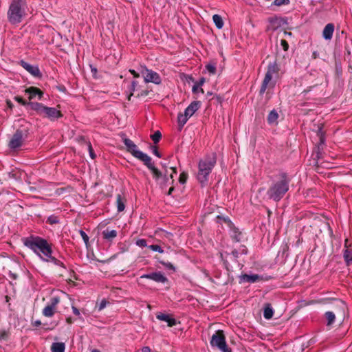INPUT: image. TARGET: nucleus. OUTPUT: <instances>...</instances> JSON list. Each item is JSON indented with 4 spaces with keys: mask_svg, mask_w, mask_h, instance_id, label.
Here are the masks:
<instances>
[{
    "mask_svg": "<svg viewBox=\"0 0 352 352\" xmlns=\"http://www.w3.org/2000/svg\"><path fill=\"white\" fill-rule=\"evenodd\" d=\"M318 135L319 136L320 143L323 144L324 142V138L321 131V129H319L318 131Z\"/></svg>",
    "mask_w": 352,
    "mask_h": 352,
    "instance_id": "nucleus-52",
    "label": "nucleus"
},
{
    "mask_svg": "<svg viewBox=\"0 0 352 352\" xmlns=\"http://www.w3.org/2000/svg\"><path fill=\"white\" fill-rule=\"evenodd\" d=\"M241 232L239 231V230L236 228H234L232 230V239L235 242H240L241 240Z\"/></svg>",
    "mask_w": 352,
    "mask_h": 352,
    "instance_id": "nucleus-32",
    "label": "nucleus"
},
{
    "mask_svg": "<svg viewBox=\"0 0 352 352\" xmlns=\"http://www.w3.org/2000/svg\"><path fill=\"white\" fill-rule=\"evenodd\" d=\"M72 311L76 316H80V311L76 307L72 306Z\"/></svg>",
    "mask_w": 352,
    "mask_h": 352,
    "instance_id": "nucleus-57",
    "label": "nucleus"
},
{
    "mask_svg": "<svg viewBox=\"0 0 352 352\" xmlns=\"http://www.w3.org/2000/svg\"><path fill=\"white\" fill-rule=\"evenodd\" d=\"M52 324H53V325H52V327L51 328H47V329H50V330H52V329H53L56 326H57V324H57V323H52Z\"/></svg>",
    "mask_w": 352,
    "mask_h": 352,
    "instance_id": "nucleus-64",
    "label": "nucleus"
},
{
    "mask_svg": "<svg viewBox=\"0 0 352 352\" xmlns=\"http://www.w3.org/2000/svg\"><path fill=\"white\" fill-rule=\"evenodd\" d=\"M334 25L333 23H328L324 28L322 31V36L326 40H331L334 32Z\"/></svg>",
    "mask_w": 352,
    "mask_h": 352,
    "instance_id": "nucleus-21",
    "label": "nucleus"
},
{
    "mask_svg": "<svg viewBox=\"0 0 352 352\" xmlns=\"http://www.w3.org/2000/svg\"><path fill=\"white\" fill-rule=\"evenodd\" d=\"M141 278L151 279L155 282L161 283H165L168 281V278L161 272L142 275Z\"/></svg>",
    "mask_w": 352,
    "mask_h": 352,
    "instance_id": "nucleus-15",
    "label": "nucleus"
},
{
    "mask_svg": "<svg viewBox=\"0 0 352 352\" xmlns=\"http://www.w3.org/2000/svg\"><path fill=\"white\" fill-rule=\"evenodd\" d=\"M124 144L126 147V151L130 153L134 157L142 161V162L147 160L149 157L147 154L140 151L138 146L130 139L124 138Z\"/></svg>",
    "mask_w": 352,
    "mask_h": 352,
    "instance_id": "nucleus-11",
    "label": "nucleus"
},
{
    "mask_svg": "<svg viewBox=\"0 0 352 352\" xmlns=\"http://www.w3.org/2000/svg\"><path fill=\"white\" fill-rule=\"evenodd\" d=\"M65 191V189L61 188H58L56 190V194L60 195V194H62L63 192Z\"/></svg>",
    "mask_w": 352,
    "mask_h": 352,
    "instance_id": "nucleus-61",
    "label": "nucleus"
},
{
    "mask_svg": "<svg viewBox=\"0 0 352 352\" xmlns=\"http://www.w3.org/2000/svg\"><path fill=\"white\" fill-rule=\"evenodd\" d=\"M66 322L68 323V324H72L73 322V320L71 317H68L66 318Z\"/></svg>",
    "mask_w": 352,
    "mask_h": 352,
    "instance_id": "nucleus-63",
    "label": "nucleus"
},
{
    "mask_svg": "<svg viewBox=\"0 0 352 352\" xmlns=\"http://www.w3.org/2000/svg\"><path fill=\"white\" fill-rule=\"evenodd\" d=\"M159 262L166 269L175 272V267L171 263L164 261H159Z\"/></svg>",
    "mask_w": 352,
    "mask_h": 352,
    "instance_id": "nucleus-38",
    "label": "nucleus"
},
{
    "mask_svg": "<svg viewBox=\"0 0 352 352\" xmlns=\"http://www.w3.org/2000/svg\"><path fill=\"white\" fill-rule=\"evenodd\" d=\"M268 30H276L281 25V19L278 17H271L268 19Z\"/></svg>",
    "mask_w": 352,
    "mask_h": 352,
    "instance_id": "nucleus-24",
    "label": "nucleus"
},
{
    "mask_svg": "<svg viewBox=\"0 0 352 352\" xmlns=\"http://www.w3.org/2000/svg\"><path fill=\"white\" fill-rule=\"evenodd\" d=\"M239 254H246L248 253V248L245 245H241L238 249Z\"/></svg>",
    "mask_w": 352,
    "mask_h": 352,
    "instance_id": "nucleus-50",
    "label": "nucleus"
},
{
    "mask_svg": "<svg viewBox=\"0 0 352 352\" xmlns=\"http://www.w3.org/2000/svg\"><path fill=\"white\" fill-rule=\"evenodd\" d=\"M151 350L149 346H144L142 349V352H151Z\"/></svg>",
    "mask_w": 352,
    "mask_h": 352,
    "instance_id": "nucleus-60",
    "label": "nucleus"
},
{
    "mask_svg": "<svg viewBox=\"0 0 352 352\" xmlns=\"http://www.w3.org/2000/svg\"><path fill=\"white\" fill-rule=\"evenodd\" d=\"M60 302V298L58 296H53L50 298L48 305L56 309V305Z\"/></svg>",
    "mask_w": 352,
    "mask_h": 352,
    "instance_id": "nucleus-34",
    "label": "nucleus"
},
{
    "mask_svg": "<svg viewBox=\"0 0 352 352\" xmlns=\"http://www.w3.org/2000/svg\"><path fill=\"white\" fill-rule=\"evenodd\" d=\"M241 279L247 283H255L260 280V276L258 274H243L241 276Z\"/></svg>",
    "mask_w": 352,
    "mask_h": 352,
    "instance_id": "nucleus-29",
    "label": "nucleus"
},
{
    "mask_svg": "<svg viewBox=\"0 0 352 352\" xmlns=\"http://www.w3.org/2000/svg\"><path fill=\"white\" fill-rule=\"evenodd\" d=\"M55 311L56 309H54V308L47 305L44 307L42 313L43 315L45 316V317H52L54 316Z\"/></svg>",
    "mask_w": 352,
    "mask_h": 352,
    "instance_id": "nucleus-31",
    "label": "nucleus"
},
{
    "mask_svg": "<svg viewBox=\"0 0 352 352\" xmlns=\"http://www.w3.org/2000/svg\"><path fill=\"white\" fill-rule=\"evenodd\" d=\"M104 239L111 242L117 236V231L115 230H109V228L102 232Z\"/></svg>",
    "mask_w": 352,
    "mask_h": 352,
    "instance_id": "nucleus-23",
    "label": "nucleus"
},
{
    "mask_svg": "<svg viewBox=\"0 0 352 352\" xmlns=\"http://www.w3.org/2000/svg\"><path fill=\"white\" fill-rule=\"evenodd\" d=\"M290 181L287 173H282L276 175L267 191L269 199L276 202L279 201L289 190Z\"/></svg>",
    "mask_w": 352,
    "mask_h": 352,
    "instance_id": "nucleus-2",
    "label": "nucleus"
},
{
    "mask_svg": "<svg viewBox=\"0 0 352 352\" xmlns=\"http://www.w3.org/2000/svg\"><path fill=\"white\" fill-rule=\"evenodd\" d=\"M150 148L153 151V153L157 156V157H162V155L160 154V153L158 151V149H157V147L156 146H152L151 145L150 146Z\"/></svg>",
    "mask_w": 352,
    "mask_h": 352,
    "instance_id": "nucleus-48",
    "label": "nucleus"
},
{
    "mask_svg": "<svg viewBox=\"0 0 352 352\" xmlns=\"http://www.w3.org/2000/svg\"><path fill=\"white\" fill-rule=\"evenodd\" d=\"M174 189H175V188H174V187H173V186H171V187L169 188V190H168V192H167V195H170L172 194V192L174 191Z\"/></svg>",
    "mask_w": 352,
    "mask_h": 352,
    "instance_id": "nucleus-62",
    "label": "nucleus"
},
{
    "mask_svg": "<svg viewBox=\"0 0 352 352\" xmlns=\"http://www.w3.org/2000/svg\"><path fill=\"white\" fill-rule=\"evenodd\" d=\"M129 72L133 76L134 78H139L140 76V72H137L134 69H129Z\"/></svg>",
    "mask_w": 352,
    "mask_h": 352,
    "instance_id": "nucleus-53",
    "label": "nucleus"
},
{
    "mask_svg": "<svg viewBox=\"0 0 352 352\" xmlns=\"http://www.w3.org/2000/svg\"><path fill=\"white\" fill-rule=\"evenodd\" d=\"M278 114L276 110H272L267 118L268 124L272 125H276L278 124Z\"/></svg>",
    "mask_w": 352,
    "mask_h": 352,
    "instance_id": "nucleus-26",
    "label": "nucleus"
},
{
    "mask_svg": "<svg viewBox=\"0 0 352 352\" xmlns=\"http://www.w3.org/2000/svg\"><path fill=\"white\" fill-rule=\"evenodd\" d=\"M210 344L212 347L217 348L222 352H232L231 349L227 345L223 331L217 330L212 336Z\"/></svg>",
    "mask_w": 352,
    "mask_h": 352,
    "instance_id": "nucleus-7",
    "label": "nucleus"
},
{
    "mask_svg": "<svg viewBox=\"0 0 352 352\" xmlns=\"http://www.w3.org/2000/svg\"><path fill=\"white\" fill-rule=\"evenodd\" d=\"M172 172L170 175L168 174V170H165L164 173L163 182L160 183V188L164 189L168 184H173L174 182V175L177 174L176 167H170Z\"/></svg>",
    "mask_w": 352,
    "mask_h": 352,
    "instance_id": "nucleus-14",
    "label": "nucleus"
},
{
    "mask_svg": "<svg viewBox=\"0 0 352 352\" xmlns=\"http://www.w3.org/2000/svg\"><path fill=\"white\" fill-rule=\"evenodd\" d=\"M136 245L139 247H141V248H144V247H146L147 246V242H146V239H138L137 241H136Z\"/></svg>",
    "mask_w": 352,
    "mask_h": 352,
    "instance_id": "nucleus-46",
    "label": "nucleus"
},
{
    "mask_svg": "<svg viewBox=\"0 0 352 352\" xmlns=\"http://www.w3.org/2000/svg\"><path fill=\"white\" fill-rule=\"evenodd\" d=\"M33 325L36 327H38L41 325V320H36L32 322Z\"/></svg>",
    "mask_w": 352,
    "mask_h": 352,
    "instance_id": "nucleus-58",
    "label": "nucleus"
},
{
    "mask_svg": "<svg viewBox=\"0 0 352 352\" xmlns=\"http://www.w3.org/2000/svg\"><path fill=\"white\" fill-rule=\"evenodd\" d=\"M23 244L38 255L43 260L49 261L52 253L51 245L46 239L37 236H30L23 239Z\"/></svg>",
    "mask_w": 352,
    "mask_h": 352,
    "instance_id": "nucleus-3",
    "label": "nucleus"
},
{
    "mask_svg": "<svg viewBox=\"0 0 352 352\" xmlns=\"http://www.w3.org/2000/svg\"><path fill=\"white\" fill-rule=\"evenodd\" d=\"M87 146H88V150H89V155H90L91 158L94 160L96 158V155L94 151L92 148V146L89 142L87 144Z\"/></svg>",
    "mask_w": 352,
    "mask_h": 352,
    "instance_id": "nucleus-43",
    "label": "nucleus"
},
{
    "mask_svg": "<svg viewBox=\"0 0 352 352\" xmlns=\"http://www.w3.org/2000/svg\"><path fill=\"white\" fill-rule=\"evenodd\" d=\"M107 303V302L105 300H102L99 305V310L103 309L106 307Z\"/></svg>",
    "mask_w": 352,
    "mask_h": 352,
    "instance_id": "nucleus-55",
    "label": "nucleus"
},
{
    "mask_svg": "<svg viewBox=\"0 0 352 352\" xmlns=\"http://www.w3.org/2000/svg\"><path fill=\"white\" fill-rule=\"evenodd\" d=\"M126 201V199L124 196L122 195L121 194H118L116 195V204L118 212H122L124 210Z\"/></svg>",
    "mask_w": 352,
    "mask_h": 352,
    "instance_id": "nucleus-25",
    "label": "nucleus"
},
{
    "mask_svg": "<svg viewBox=\"0 0 352 352\" xmlns=\"http://www.w3.org/2000/svg\"><path fill=\"white\" fill-rule=\"evenodd\" d=\"M289 2V0H274V5L276 6H281L283 5H288Z\"/></svg>",
    "mask_w": 352,
    "mask_h": 352,
    "instance_id": "nucleus-42",
    "label": "nucleus"
},
{
    "mask_svg": "<svg viewBox=\"0 0 352 352\" xmlns=\"http://www.w3.org/2000/svg\"><path fill=\"white\" fill-rule=\"evenodd\" d=\"M14 100L21 105L28 107L29 102L25 100L22 97L19 96H15Z\"/></svg>",
    "mask_w": 352,
    "mask_h": 352,
    "instance_id": "nucleus-40",
    "label": "nucleus"
},
{
    "mask_svg": "<svg viewBox=\"0 0 352 352\" xmlns=\"http://www.w3.org/2000/svg\"><path fill=\"white\" fill-rule=\"evenodd\" d=\"M232 254L233 255L234 257L238 258L239 255V251L238 250L235 249L232 251Z\"/></svg>",
    "mask_w": 352,
    "mask_h": 352,
    "instance_id": "nucleus-56",
    "label": "nucleus"
},
{
    "mask_svg": "<svg viewBox=\"0 0 352 352\" xmlns=\"http://www.w3.org/2000/svg\"><path fill=\"white\" fill-rule=\"evenodd\" d=\"M280 44H281V46L283 47V50L285 51L287 50H288V47H289V45L287 42V41L284 40V39H282L280 41Z\"/></svg>",
    "mask_w": 352,
    "mask_h": 352,
    "instance_id": "nucleus-51",
    "label": "nucleus"
},
{
    "mask_svg": "<svg viewBox=\"0 0 352 352\" xmlns=\"http://www.w3.org/2000/svg\"><path fill=\"white\" fill-rule=\"evenodd\" d=\"M32 11L27 0H11L7 11L8 21L13 25H19L30 14H32Z\"/></svg>",
    "mask_w": 352,
    "mask_h": 352,
    "instance_id": "nucleus-1",
    "label": "nucleus"
},
{
    "mask_svg": "<svg viewBox=\"0 0 352 352\" xmlns=\"http://www.w3.org/2000/svg\"><path fill=\"white\" fill-rule=\"evenodd\" d=\"M80 234L82 239H83L85 243L86 244V245H87L88 243H89L88 235L82 230H80Z\"/></svg>",
    "mask_w": 352,
    "mask_h": 352,
    "instance_id": "nucleus-45",
    "label": "nucleus"
},
{
    "mask_svg": "<svg viewBox=\"0 0 352 352\" xmlns=\"http://www.w3.org/2000/svg\"><path fill=\"white\" fill-rule=\"evenodd\" d=\"M143 163L151 170L153 178L155 182L159 184L161 182H163L164 173L155 166L154 163L152 162V158L150 156L147 160L144 161Z\"/></svg>",
    "mask_w": 352,
    "mask_h": 352,
    "instance_id": "nucleus-12",
    "label": "nucleus"
},
{
    "mask_svg": "<svg viewBox=\"0 0 352 352\" xmlns=\"http://www.w3.org/2000/svg\"><path fill=\"white\" fill-rule=\"evenodd\" d=\"M205 82V78H201L199 82H197L192 87V91L194 94L197 92V88L200 87Z\"/></svg>",
    "mask_w": 352,
    "mask_h": 352,
    "instance_id": "nucleus-36",
    "label": "nucleus"
},
{
    "mask_svg": "<svg viewBox=\"0 0 352 352\" xmlns=\"http://www.w3.org/2000/svg\"><path fill=\"white\" fill-rule=\"evenodd\" d=\"M47 222H48L50 224H55L58 222V217L54 215H51L48 217Z\"/></svg>",
    "mask_w": 352,
    "mask_h": 352,
    "instance_id": "nucleus-44",
    "label": "nucleus"
},
{
    "mask_svg": "<svg viewBox=\"0 0 352 352\" xmlns=\"http://www.w3.org/2000/svg\"><path fill=\"white\" fill-rule=\"evenodd\" d=\"M344 258L347 265L352 263V250H345L344 252Z\"/></svg>",
    "mask_w": 352,
    "mask_h": 352,
    "instance_id": "nucleus-33",
    "label": "nucleus"
},
{
    "mask_svg": "<svg viewBox=\"0 0 352 352\" xmlns=\"http://www.w3.org/2000/svg\"><path fill=\"white\" fill-rule=\"evenodd\" d=\"M25 93L28 94V98L32 100L36 98L38 100H41L44 96V93L42 90L36 87H30L25 90Z\"/></svg>",
    "mask_w": 352,
    "mask_h": 352,
    "instance_id": "nucleus-18",
    "label": "nucleus"
},
{
    "mask_svg": "<svg viewBox=\"0 0 352 352\" xmlns=\"http://www.w3.org/2000/svg\"><path fill=\"white\" fill-rule=\"evenodd\" d=\"M28 107L30 109L35 111L39 116H42L45 106L42 103L29 102Z\"/></svg>",
    "mask_w": 352,
    "mask_h": 352,
    "instance_id": "nucleus-22",
    "label": "nucleus"
},
{
    "mask_svg": "<svg viewBox=\"0 0 352 352\" xmlns=\"http://www.w3.org/2000/svg\"><path fill=\"white\" fill-rule=\"evenodd\" d=\"M9 333L6 330H0V340H7Z\"/></svg>",
    "mask_w": 352,
    "mask_h": 352,
    "instance_id": "nucleus-47",
    "label": "nucleus"
},
{
    "mask_svg": "<svg viewBox=\"0 0 352 352\" xmlns=\"http://www.w3.org/2000/svg\"><path fill=\"white\" fill-rule=\"evenodd\" d=\"M63 116V114L61 113L60 111L57 110L54 107H45L43 114L42 117L43 118H47L51 120H55L57 118H61Z\"/></svg>",
    "mask_w": 352,
    "mask_h": 352,
    "instance_id": "nucleus-16",
    "label": "nucleus"
},
{
    "mask_svg": "<svg viewBox=\"0 0 352 352\" xmlns=\"http://www.w3.org/2000/svg\"><path fill=\"white\" fill-rule=\"evenodd\" d=\"M315 87H316V85L309 86V87H307L305 89H304L302 91V94H303L304 95H306L307 93L311 91L312 90V89L314 88Z\"/></svg>",
    "mask_w": 352,
    "mask_h": 352,
    "instance_id": "nucleus-54",
    "label": "nucleus"
},
{
    "mask_svg": "<svg viewBox=\"0 0 352 352\" xmlns=\"http://www.w3.org/2000/svg\"><path fill=\"white\" fill-rule=\"evenodd\" d=\"M29 134V129L27 128H19L11 137L8 142V147L13 151H16L24 145Z\"/></svg>",
    "mask_w": 352,
    "mask_h": 352,
    "instance_id": "nucleus-6",
    "label": "nucleus"
},
{
    "mask_svg": "<svg viewBox=\"0 0 352 352\" xmlns=\"http://www.w3.org/2000/svg\"><path fill=\"white\" fill-rule=\"evenodd\" d=\"M213 22L218 29H221L223 26V21L222 17L219 14H214L212 16Z\"/></svg>",
    "mask_w": 352,
    "mask_h": 352,
    "instance_id": "nucleus-30",
    "label": "nucleus"
},
{
    "mask_svg": "<svg viewBox=\"0 0 352 352\" xmlns=\"http://www.w3.org/2000/svg\"><path fill=\"white\" fill-rule=\"evenodd\" d=\"M19 64L34 77L42 78V73L37 65H32L23 60H20Z\"/></svg>",
    "mask_w": 352,
    "mask_h": 352,
    "instance_id": "nucleus-13",
    "label": "nucleus"
},
{
    "mask_svg": "<svg viewBox=\"0 0 352 352\" xmlns=\"http://www.w3.org/2000/svg\"><path fill=\"white\" fill-rule=\"evenodd\" d=\"M65 344L64 342H54L51 346L52 352H65Z\"/></svg>",
    "mask_w": 352,
    "mask_h": 352,
    "instance_id": "nucleus-28",
    "label": "nucleus"
},
{
    "mask_svg": "<svg viewBox=\"0 0 352 352\" xmlns=\"http://www.w3.org/2000/svg\"><path fill=\"white\" fill-rule=\"evenodd\" d=\"M129 90L130 91V94L127 97V100L129 101L131 100L133 96L140 98H145L148 96L149 93L151 91V90L148 89V86L145 89H142V86L139 85V82L137 80H133L131 82V85L129 87Z\"/></svg>",
    "mask_w": 352,
    "mask_h": 352,
    "instance_id": "nucleus-9",
    "label": "nucleus"
},
{
    "mask_svg": "<svg viewBox=\"0 0 352 352\" xmlns=\"http://www.w3.org/2000/svg\"><path fill=\"white\" fill-rule=\"evenodd\" d=\"M200 101L192 102L185 109L184 113H179L177 116L178 125L181 129L188 120L201 107Z\"/></svg>",
    "mask_w": 352,
    "mask_h": 352,
    "instance_id": "nucleus-8",
    "label": "nucleus"
},
{
    "mask_svg": "<svg viewBox=\"0 0 352 352\" xmlns=\"http://www.w3.org/2000/svg\"><path fill=\"white\" fill-rule=\"evenodd\" d=\"M280 71L279 65L276 61L270 63L267 66V70L265 75L271 76L275 79L278 78V72Z\"/></svg>",
    "mask_w": 352,
    "mask_h": 352,
    "instance_id": "nucleus-19",
    "label": "nucleus"
},
{
    "mask_svg": "<svg viewBox=\"0 0 352 352\" xmlns=\"http://www.w3.org/2000/svg\"><path fill=\"white\" fill-rule=\"evenodd\" d=\"M274 310L271 304L265 303L263 309V316L266 320H270L273 317Z\"/></svg>",
    "mask_w": 352,
    "mask_h": 352,
    "instance_id": "nucleus-27",
    "label": "nucleus"
},
{
    "mask_svg": "<svg viewBox=\"0 0 352 352\" xmlns=\"http://www.w3.org/2000/svg\"><path fill=\"white\" fill-rule=\"evenodd\" d=\"M188 177V173H186V172H182L180 174L179 177V183L182 184H186V182H187Z\"/></svg>",
    "mask_w": 352,
    "mask_h": 352,
    "instance_id": "nucleus-39",
    "label": "nucleus"
},
{
    "mask_svg": "<svg viewBox=\"0 0 352 352\" xmlns=\"http://www.w3.org/2000/svg\"><path fill=\"white\" fill-rule=\"evenodd\" d=\"M347 307L345 302L339 299H335L331 309L324 314L327 327L330 329L337 321L342 324L346 316Z\"/></svg>",
    "mask_w": 352,
    "mask_h": 352,
    "instance_id": "nucleus-4",
    "label": "nucleus"
},
{
    "mask_svg": "<svg viewBox=\"0 0 352 352\" xmlns=\"http://www.w3.org/2000/svg\"><path fill=\"white\" fill-rule=\"evenodd\" d=\"M151 138L155 144L158 143L162 138V134L160 131H156L153 134L151 135Z\"/></svg>",
    "mask_w": 352,
    "mask_h": 352,
    "instance_id": "nucleus-35",
    "label": "nucleus"
},
{
    "mask_svg": "<svg viewBox=\"0 0 352 352\" xmlns=\"http://www.w3.org/2000/svg\"><path fill=\"white\" fill-rule=\"evenodd\" d=\"M215 164L216 159L213 156H206L199 161L197 178L202 186L206 185L208 182L209 175Z\"/></svg>",
    "mask_w": 352,
    "mask_h": 352,
    "instance_id": "nucleus-5",
    "label": "nucleus"
},
{
    "mask_svg": "<svg viewBox=\"0 0 352 352\" xmlns=\"http://www.w3.org/2000/svg\"><path fill=\"white\" fill-rule=\"evenodd\" d=\"M49 261H52L55 265L60 266L63 268V270H65V267L63 263L61 262L60 261L58 260L55 257L52 256V254L50 255V257H49Z\"/></svg>",
    "mask_w": 352,
    "mask_h": 352,
    "instance_id": "nucleus-37",
    "label": "nucleus"
},
{
    "mask_svg": "<svg viewBox=\"0 0 352 352\" xmlns=\"http://www.w3.org/2000/svg\"><path fill=\"white\" fill-rule=\"evenodd\" d=\"M206 67L210 74H215L216 67L214 65L209 64V65H207Z\"/></svg>",
    "mask_w": 352,
    "mask_h": 352,
    "instance_id": "nucleus-49",
    "label": "nucleus"
},
{
    "mask_svg": "<svg viewBox=\"0 0 352 352\" xmlns=\"http://www.w3.org/2000/svg\"><path fill=\"white\" fill-rule=\"evenodd\" d=\"M148 248L155 252H158L160 253H163L164 250L162 249V248L158 245H148Z\"/></svg>",
    "mask_w": 352,
    "mask_h": 352,
    "instance_id": "nucleus-41",
    "label": "nucleus"
},
{
    "mask_svg": "<svg viewBox=\"0 0 352 352\" xmlns=\"http://www.w3.org/2000/svg\"><path fill=\"white\" fill-rule=\"evenodd\" d=\"M156 318L167 322L168 326L170 327H172L177 324L176 320L168 314L159 313L156 315Z\"/></svg>",
    "mask_w": 352,
    "mask_h": 352,
    "instance_id": "nucleus-20",
    "label": "nucleus"
},
{
    "mask_svg": "<svg viewBox=\"0 0 352 352\" xmlns=\"http://www.w3.org/2000/svg\"><path fill=\"white\" fill-rule=\"evenodd\" d=\"M139 71L144 78L145 83L152 82L155 85H160L162 82V79L158 73L148 69L146 66H140Z\"/></svg>",
    "mask_w": 352,
    "mask_h": 352,
    "instance_id": "nucleus-10",
    "label": "nucleus"
},
{
    "mask_svg": "<svg viewBox=\"0 0 352 352\" xmlns=\"http://www.w3.org/2000/svg\"><path fill=\"white\" fill-rule=\"evenodd\" d=\"M9 276L14 280H16L18 278V275L16 274L12 273L11 272H10Z\"/></svg>",
    "mask_w": 352,
    "mask_h": 352,
    "instance_id": "nucleus-59",
    "label": "nucleus"
},
{
    "mask_svg": "<svg viewBox=\"0 0 352 352\" xmlns=\"http://www.w3.org/2000/svg\"><path fill=\"white\" fill-rule=\"evenodd\" d=\"M276 83V79L267 75H265L264 79L262 82V85L260 89V94H263L267 89H273L275 87Z\"/></svg>",
    "mask_w": 352,
    "mask_h": 352,
    "instance_id": "nucleus-17",
    "label": "nucleus"
}]
</instances>
